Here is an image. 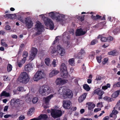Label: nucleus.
Returning a JSON list of instances; mask_svg holds the SVG:
<instances>
[{
	"instance_id": "f257e3e1",
	"label": "nucleus",
	"mask_w": 120,
	"mask_h": 120,
	"mask_svg": "<svg viewBox=\"0 0 120 120\" xmlns=\"http://www.w3.org/2000/svg\"><path fill=\"white\" fill-rule=\"evenodd\" d=\"M39 93L43 96H46L51 92L50 87L48 86H42L39 90Z\"/></svg>"
},
{
	"instance_id": "f03ea898",
	"label": "nucleus",
	"mask_w": 120,
	"mask_h": 120,
	"mask_svg": "<svg viewBox=\"0 0 120 120\" xmlns=\"http://www.w3.org/2000/svg\"><path fill=\"white\" fill-rule=\"evenodd\" d=\"M21 78L18 80L20 82L22 83H26L29 80V78L28 74L26 72H24L21 73Z\"/></svg>"
},
{
	"instance_id": "7ed1b4c3",
	"label": "nucleus",
	"mask_w": 120,
	"mask_h": 120,
	"mask_svg": "<svg viewBox=\"0 0 120 120\" xmlns=\"http://www.w3.org/2000/svg\"><path fill=\"white\" fill-rule=\"evenodd\" d=\"M60 69L61 71L62 72L61 74L63 75L62 77L67 78L68 77V74L67 67L64 63H62L61 64Z\"/></svg>"
},
{
	"instance_id": "20e7f679",
	"label": "nucleus",
	"mask_w": 120,
	"mask_h": 120,
	"mask_svg": "<svg viewBox=\"0 0 120 120\" xmlns=\"http://www.w3.org/2000/svg\"><path fill=\"white\" fill-rule=\"evenodd\" d=\"M34 29L37 31L36 34H41L42 32L44 30V27L43 25H41V23L39 22L36 24L35 26Z\"/></svg>"
},
{
	"instance_id": "39448f33",
	"label": "nucleus",
	"mask_w": 120,
	"mask_h": 120,
	"mask_svg": "<svg viewBox=\"0 0 120 120\" xmlns=\"http://www.w3.org/2000/svg\"><path fill=\"white\" fill-rule=\"evenodd\" d=\"M62 112L60 110L53 109L51 112L52 116L54 118L59 117L62 115Z\"/></svg>"
},
{
	"instance_id": "423d86ee",
	"label": "nucleus",
	"mask_w": 120,
	"mask_h": 120,
	"mask_svg": "<svg viewBox=\"0 0 120 120\" xmlns=\"http://www.w3.org/2000/svg\"><path fill=\"white\" fill-rule=\"evenodd\" d=\"M73 95L72 91L70 89H67L63 93L62 96L64 99L71 98Z\"/></svg>"
},
{
	"instance_id": "0eeeda50",
	"label": "nucleus",
	"mask_w": 120,
	"mask_h": 120,
	"mask_svg": "<svg viewBox=\"0 0 120 120\" xmlns=\"http://www.w3.org/2000/svg\"><path fill=\"white\" fill-rule=\"evenodd\" d=\"M44 20L45 24L46 26H49L50 30L53 29L54 26V24L51 19L47 17H45Z\"/></svg>"
},
{
	"instance_id": "6e6552de",
	"label": "nucleus",
	"mask_w": 120,
	"mask_h": 120,
	"mask_svg": "<svg viewBox=\"0 0 120 120\" xmlns=\"http://www.w3.org/2000/svg\"><path fill=\"white\" fill-rule=\"evenodd\" d=\"M43 74L41 71H37L33 78V79L35 81H37L43 78Z\"/></svg>"
},
{
	"instance_id": "1a4fd4ad",
	"label": "nucleus",
	"mask_w": 120,
	"mask_h": 120,
	"mask_svg": "<svg viewBox=\"0 0 120 120\" xmlns=\"http://www.w3.org/2000/svg\"><path fill=\"white\" fill-rule=\"evenodd\" d=\"M24 21L26 26L28 28H31L33 26V23L29 17L25 18L24 19Z\"/></svg>"
},
{
	"instance_id": "9d476101",
	"label": "nucleus",
	"mask_w": 120,
	"mask_h": 120,
	"mask_svg": "<svg viewBox=\"0 0 120 120\" xmlns=\"http://www.w3.org/2000/svg\"><path fill=\"white\" fill-rule=\"evenodd\" d=\"M38 52V50L36 48L33 47L31 49V53L29 58L30 60H32L34 58Z\"/></svg>"
},
{
	"instance_id": "9b49d317",
	"label": "nucleus",
	"mask_w": 120,
	"mask_h": 120,
	"mask_svg": "<svg viewBox=\"0 0 120 120\" xmlns=\"http://www.w3.org/2000/svg\"><path fill=\"white\" fill-rule=\"evenodd\" d=\"M71 102L70 100H64L63 103V106L64 109H69L71 108Z\"/></svg>"
},
{
	"instance_id": "f8f14e48",
	"label": "nucleus",
	"mask_w": 120,
	"mask_h": 120,
	"mask_svg": "<svg viewBox=\"0 0 120 120\" xmlns=\"http://www.w3.org/2000/svg\"><path fill=\"white\" fill-rule=\"evenodd\" d=\"M94 94H95L99 95L98 98L100 99L102 98V96L104 93L103 91L101 90H100L99 89H98L95 90L94 91Z\"/></svg>"
},
{
	"instance_id": "ddd939ff",
	"label": "nucleus",
	"mask_w": 120,
	"mask_h": 120,
	"mask_svg": "<svg viewBox=\"0 0 120 120\" xmlns=\"http://www.w3.org/2000/svg\"><path fill=\"white\" fill-rule=\"evenodd\" d=\"M57 49L58 53L61 56L64 55L65 53V50L61 46L59 45L57 46Z\"/></svg>"
},
{
	"instance_id": "4468645a",
	"label": "nucleus",
	"mask_w": 120,
	"mask_h": 120,
	"mask_svg": "<svg viewBox=\"0 0 120 120\" xmlns=\"http://www.w3.org/2000/svg\"><path fill=\"white\" fill-rule=\"evenodd\" d=\"M86 33L85 31H83L81 28L78 29L75 32V35L79 36L85 34Z\"/></svg>"
},
{
	"instance_id": "2eb2a0df",
	"label": "nucleus",
	"mask_w": 120,
	"mask_h": 120,
	"mask_svg": "<svg viewBox=\"0 0 120 120\" xmlns=\"http://www.w3.org/2000/svg\"><path fill=\"white\" fill-rule=\"evenodd\" d=\"M53 96V94H51L46 98L44 97L43 99L44 101L45 104L47 105H49L50 100Z\"/></svg>"
},
{
	"instance_id": "dca6fc26",
	"label": "nucleus",
	"mask_w": 120,
	"mask_h": 120,
	"mask_svg": "<svg viewBox=\"0 0 120 120\" xmlns=\"http://www.w3.org/2000/svg\"><path fill=\"white\" fill-rule=\"evenodd\" d=\"M33 68L32 64L30 63L25 65L24 68L25 71L29 72Z\"/></svg>"
},
{
	"instance_id": "f3484780",
	"label": "nucleus",
	"mask_w": 120,
	"mask_h": 120,
	"mask_svg": "<svg viewBox=\"0 0 120 120\" xmlns=\"http://www.w3.org/2000/svg\"><path fill=\"white\" fill-rule=\"evenodd\" d=\"M57 85H62L66 82L65 80L62 79L61 78H58L56 80Z\"/></svg>"
},
{
	"instance_id": "a211bd4d",
	"label": "nucleus",
	"mask_w": 120,
	"mask_h": 120,
	"mask_svg": "<svg viewBox=\"0 0 120 120\" xmlns=\"http://www.w3.org/2000/svg\"><path fill=\"white\" fill-rule=\"evenodd\" d=\"M59 71L55 69H54L49 74V76L50 77H52L53 76L56 75L59 73Z\"/></svg>"
},
{
	"instance_id": "6ab92c4d",
	"label": "nucleus",
	"mask_w": 120,
	"mask_h": 120,
	"mask_svg": "<svg viewBox=\"0 0 120 120\" xmlns=\"http://www.w3.org/2000/svg\"><path fill=\"white\" fill-rule=\"evenodd\" d=\"M64 18V17H63L62 16L60 15L56 14L55 19H56L57 22H61L63 21Z\"/></svg>"
},
{
	"instance_id": "aec40b11",
	"label": "nucleus",
	"mask_w": 120,
	"mask_h": 120,
	"mask_svg": "<svg viewBox=\"0 0 120 120\" xmlns=\"http://www.w3.org/2000/svg\"><path fill=\"white\" fill-rule=\"evenodd\" d=\"M48 118V116L45 114H41L38 116V118H36L38 120H41V119H43L44 120H46Z\"/></svg>"
},
{
	"instance_id": "412c9836",
	"label": "nucleus",
	"mask_w": 120,
	"mask_h": 120,
	"mask_svg": "<svg viewBox=\"0 0 120 120\" xmlns=\"http://www.w3.org/2000/svg\"><path fill=\"white\" fill-rule=\"evenodd\" d=\"M86 93H84L81 96L79 99V102L81 103L86 98Z\"/></svg>"
},
{
	"instance_id": "4be33fe9",
	"label": "nucleus",
	"mask_w": 120,
	"mask_h": 120,
	"mask_svg": "<svg viewBox=\"0 0 120 120\" xmlns=\"http://www.w3.org/2000/svg\"><path fill=\"white\" fill-rule=\"evenodd\" d=\"M120 91L117 90L115 92L113 93L111 97L114 98H116L120 94Z\"/></svg>"
},
{
	"instance_id": "5701e85b",
	"label": "nucleus",
	"mask_w": 120,
	"mask_h": 120,
	"mask_svg": "<svg viewBox=\"0 0 120 120\" xmlns=\"http://www.w3.org/2000/svg\"><path fill=\"white\" fill-rule=\"evenodd\" d=\"M26 60L22 59L21 60L18 61L17 62V65L19 67H21L22 65L25 63Z\"/></svg>"
},
{
	"instance_id": "b1692460",
	"label": "nucleus",
	"mask_w": 120,
	"mask_h": 120,
	"mask_svg": "<svg viewBox=\"0 0 120 120\" xmlns=\"http://www.w3.org/2000/svg\"><path fill=\"white\" fill-rule=\"evenodd\" d=\"M34 110V108L30 109L28 111L27 114L29 116H31L33 114Z\"/></svg>"
},
{
	"instance_id": "393cba45",
	"label": "nucleus",
	"mask_w": 120,
	"mask_h": 120,
	"mask_svg": "<svg viewBox=\"0 0 120 120\" xmlns=\"http://www.w3.org/2000/svg\"><path fill=\"white\" fill-rule=\"evenodd\" d=\"M10 95V94L6 92L5 91H3L1 94V96H4L7 97L9 96Z\"/></svg>"
},
{
	"instance_id": "a878e982",
	"label": "nucleus",
	"mask_w": 120,
	"mask_h": 120,
	"mask_svg": "<svg viewBox=\"0 0 120 120\" xmlns=\"http://www.w3.org/2000/svg\"><path fill=\"white\" fill-rule=\"evenodd\" d=\"M109 55L113 56H116L118 55V53L115 50H114L108 53Z\"/></svg>"
},
{
	"instance_id": "bb28decb",
	"label": "nucleus",
	"mask_w": 120,
	"mask_h": 120,
	"mask_svg": "<svg viewBox=\"0 0 120 120\" xmlns=\"http://www.w3.org/2000/svg\"><path fill=\"white\" fill-rule=\"evenodd\" d=\"M95 106V105L94 104L91 103H89L88 107V109L90 110H93Z\"/></svg>"
},
{
	"instance_id": "cd10ccee",
	"label": "nucleus",
	"mask_w": 120,
	"mask_h": 120,
	"mask_svg": "<svg viewBox=\"0 0 120 120\" xmlns=\"http://www.w3.org/2000/svg\"><path fill=\"white\" fill-rule=\"evenodd\" d=\"M83 88L87 91H89L90 89L89 86L86 84H84L83 85Z\"/></svg>"
},
{
	"instance_id": "c85d7f7f",
	"label": "nucleus",
	"mask_w": 120,
	"mask_h": 120,
	"mask_svg": "<svg viewBox=\"0 0 120 120\" xmlns=\"http://www.w3.org/2000/svg\"><path fill=\"white\" fill-rule=\"evenodd\" d=\"M49 15L52 19H54L56 18V14L53 12H52L49 13Z\"/></svg>"
},
{
	"instance_id": "c756f323",
	"label": "nucleus",
	"mask_w": 120,
	"mask_h": 120,
	"mask_svg": "<svg viewBox=\"0 0 120 120\" xmlns=\"http://www.w3.org/2000/svg\"><path fill=\"white\" fill-rule=\"evenodd\" d=\"M103 99L107 101L108 102H111L113 101L114 100L112 98H110L107 96H105L103 98Z\"/></svg>"
},
{
	"instance_id": "7c9ffc66",
	"label": "nucleus",
	"mask_w": 120,
	"mask_h": 120,
	"mask_svg": "<svg viewBox=\"0 0 120 120\" xmlns=\"http://www.w3.org/2000/svg\"><path fill=\"white\" fill-rule=\"evenodd\" d=\"M28 52L26 51H24L23 52V54L22 55L23 58L22 59L26 61V57L28 56Z\"/></svg>"
},
{
	"instance_id": "2f4dec72",
	"label": "nucleus",
	"mask_w": 120,
	"mask_h": 120,
	"mask_svg": "<svg viewBox=\"0 0 120 120\" xmlns=\"http://www.w3.org/2000/svg\"><path fill=\"white\" fill-rule=\"evenodd\" d=\"M69 63L70 65L73 66L74 64V58L70 59L69 60Z\"/></svg>"
},
{
	"instance_id": "473e14b6",
	"label": "nucleus",
	"mask_w": 120,
	"mask_h": 120,
	"mask_svg": "<svg viewBox=\"0 0 120 120\" xmlns=\"http://www.w3.org/2000/svg\"><path fill=\"white\" fill-rule=\"evenodd\" d=\"M120 32V30L118 28H117L115 29L113 31V33L115 35H116L118 33Z\"/></svg>"
},
{
	"instance_id": "72a5a7b5",
	"label": "nucleus",
	"mask_w": 120,
	"mask_h": 120,
	"mask_svg": "<svg viewBox=\"0 0 120 120\" xmlns=\"http://www.w3.org/2000/svg\"><path fill=\"white\" fill-rule=\"evenodd\" d=\"M45 64L48 66H49L50 64V60L49 58H46L45 60Z\"/></svg>"
},
{
	"instance_id": "f704fd0d",
	"label": "nucleus",
	"mask_w": 120,
	"mask_h": 120,
	"mask_svg": "<svg viewBox=\"0 0 120 120\" xmlns=\"http://www.w3.org/2000/svg\"><path fill=\"white\" fill-rule=\"evenodd\" d=\"M12 65L10 64H8L7 67V70L8 72H9L11 71L12 70Z\"/></svg>"
},
{
	"instance_id": "c9c22d12",
	"label": "nucleus",
	"mask_w": 120,
	"mask_h": 120,
	"mask_svg": "<svg viewBox=\"0 0 120 120\" xmlns=\"http://www.w3.org/2000/svg\"><path fill=\"white\" fill-rule=\"evenodd\" d=\"M85 16V15H84L79 16L78 17V18L82 22L84 20Z\"/></svg>"
},
{
	"instance_id": "e433bc0d",
	"label": "nucleus",
	"mask_w": 120,
	"mask_h": 120,
	"mask_svg": "<svg viewBox=\"0 0 120 120\" xmlns=\"http://www.w3.org/2000/svg\"><path fill=\"white\" fill-rule=\"evenodd\" d=\"M95 55V52H92L91 54L89 55V57L90 58L93 59L94 58V57Z\"/></svg>"
},
{
	"instance_id": "4c0bfd02",
	"label": "nucleus",
	"mask_w": 120,
	"mask_h": 120,
	"mask_svg": "<svg viewBox=\"0 0 120 120\" xmlns=\"http://www.w3.org/2000/svg\"><path fill=\"white\" fill-rule=\"evenodd\" d=\"M109 59L107 58H104L102 62V63L103 64L105 65L108 62V61Z\"/></svg>"
},
{
	"instance_id": "58836bf2",
	"label": "nucleus",
	"mask_w": 120,
	"mask_h": 120,
	"mask_svg": "<svg viewBox=\"0 0 120 120\" xmlns=\"http://www.w3.org/2000/svg\"><path fill=\"white\" fill-rule=\"evenodd\" d=\"M12 14H5L4 16V17L6 18H11Z\"/></svg>"
},
{
	"instance_id": "ea45409f",
	"label": "nucleus",
	"mask_w": 120,
	"mask_h": 120,
	"mask_svg": "<svg viewBox=\"0 0 120 120\" xmlns=\"http://www.w3.org/2000/svg\"><path fill=\"white\" fill-rule=\"evenodd\" d=\"M4 40L3 39H2L1 40V45L3 46H5V47H7L8 46V45L5 42H3L2 41Z\"/></svg>"
},
{
	"instance_id": "a19ab883",
	"label": "nucleus",
	"mask_w": 120,
	"mask_h": 120,
	"mask_svg": "<svg viewBox=\"0 0 120 120\" xmlns=\"http://www.w3.org/2000/svg\"><path fill=\"white\" fill-rule=\"evenodd\" d=\"M15 99L13 98L11 101L10 102L11 105H13L16 104V102H15Z\"/></svg>"
},
{
	"instance_id": "79ce46f5",
	"label": "nucleus",
	"mask_w": 120,
	"mask_h": 120,
	"mask_svg": "<svg viewBox=\"0 0 120 120\" xmlns=\"http://www.w3.org/2000/svg\"><path fill=\"white\" fill-rule=\"evenodd\" d=\"M3 80L4 81H9L10 79L8 78V76H7L4 75L3 76Z\"/></svg>"
},
{
	"instance_id": "37998d69",
	"label": "nucleus",
	"mask_w": 120,
	"mask_h": 120,
	"mask_svg": "<svg viewBox=\"0 0 120 120\" xmlns=\"http://www.w3.org/2000/svg\"><path fill=\"white\" fill-rule=\"evenodd\" d=\"M38 98L37 97H34L33 99V103H36L38 101Z\"/></svg>"
},
{
	"instance_id": "c03bdc74",
	"label": "nucleus",
	"mask_w": 120,
	"mask_h": 120,
	"mask_svg": "<svg viewBox=\"0 0 120 120\" xmlns=\"http://www.w3.org/2000/svg\"><path fill=\"white\" fill-rule=\"evenodd\" d=\"M101 40L102 41H107V38L104 37H102L101 38Z\"/></svg>"
},
{
	"instance_id": "a18cd8bd",
	"label": "nucleus",
	"mask_w": 120,
	"mask_h": 120,
	"mask_svg": "<svg viewBox=\"0 0 120 120\" xmlns=\"http://www.w3.org/2000/svg\"><path fill=\"white\" fill-rule=\"evenodd\" d=\"M101 57L100 56H97L96 59L97 61L99 63H100L101 62Z\"/></svg>"
},
{
	"instance_id": "49530a36",
	"label": "nucleus",
	"mask_w": 120,
	"mask_h": 120,
	"mask_svg": "<svg viewBox=\"0 0 120 120\" xmlns=\"http://www.w3.org/2000/svg\"><path fill=\"white\" fill-rule=\"evenodd\" d=\"M98 41L96 40H93L90 43V44L91 45H94L97 43Z\"/></svg>"
},
{
	"instance_id": "de8ad7c7",
	"label": "nucleus",
	"mask_w": 120,
	"mask_h": 120,
	"mask_svg": "<svg viewBox=\"0 0 120 120\" xmlns=\"http://www.w3.org/2000/svg\"><path fill=\"white\" fill-rule=\"evenodd\" d=\"M109 117H113V119L115 120L117 116L116 115L110 114L109 115Z\"/></svg>"
},
{
	"instance_id": "09e8293b",
	"label": "nucleus",
	"mask_w": 120,
	"mask_h": 120,
	"mask_svg": "<svg viewBox=\"0 0 120 120\" xmlns=\"http://www.w3.org/2000/svg\"><path fill=\"white\" fill-rule=\"evenodd\" d=\"M59 40V36H57L55 38V40L54 41L53 43V44H55L56 43L58 42Z\"/></svg>"
},
{
	"instance_id": "8fccbe9b",
	"label": "nucleus",
	"mask_w": 120,
	"mask_h": 120,
	"mask_svg": "<svg viewBox=\"0 0 120 120\" xmlns=\"http://www.w3.org/2000/svg\"><path fill=\"white\" fill-rule=\"evenodd\" d=\"M118 112L116 110H113L112 111L111 114L116 115Z\"/></svg>"
},
{
	"instance_id": "3c124183",
	"label": "nucleus",
	"mask_w": 120,
	"mask_h": 120,
	"mask_svg": "<svg viewBox=\"0 0 120 120\" xmlns=\"http://www.w3.org/2000/svg\"><path fill=\"white\" fill-rule=\"evenodd\" d=\"M63 35L64 36V35H67V36H65L67 38L68 40L70 38V37L69 35L67 33H64Z\"/></svg>"
},
{
	"instance_id": "603ef678",
	"label": "nucleus",
	"mask_w": 120,
	"mask_h": 120,
	"mask_svg": "<svg viewBox=\"0 0 120 120\" xmlns=\"http://www.w3.org/2000/svg\"><path fill=\"white\" fill-rule=\"evenodd\" d=\"M113 40V38L111 36H110L107 37V41H112Z\"/></svg>"
},
{
	"instance_id": "864d4df0",
	"label": "nucleus",
	"mask_w": 120,
	"mask_h": 120,
	"mask_svg": "<svg viewBox=\"0 0 120 120\" xmlns=\"http://www.w3.org/2000/svg\"><path fill=\"white\" fill-rule=\"evenodd\" d=\"M25 117L24 115H21L19 117V119L20 120H23L25 119Z\"/></svg>"
},
{
	"instance_id": "5fc2aeb1",
	"label": "nucleus",
	"mask_w": 120,
	"mask_h": 120,
	"mask_svg": "<svg viewBox=\"0 0 120 120\" xmlns=\"http://www.w3.org/2000/svg\"><path fill=\"white\" fill-rule=\"evenodd\" d=\"M24 44H22L21 45L20 47L19 52H21L22 51V49L24 47Z\"/></svg>"
},
{
	"instance_id": "6e6d98bb",
	"label": "nucleus",
	"mask_w": 120,
	"mask_h": 120,
	"mask_svg": "<svg viewBox=\"0 0 120 120\" xmlns=\"http://www.w3.org/2000/svg\"><path fill=\"white\" fill-rule=\"evenodd\" d=\"M18 90L19 91H22L23 90V88L22 87H19L18 88Z\"/></svg>"
},
{
	"instance_id": "4d7b16f0",
	"label": "nucleus",
	"mask_w": 120,
	"mask_h": 120,
	"mask_svg": "<svg viewBox=\"0 0 120 120\" xmlns=\"http://www.w3.org/2000/svg\"><path fill=\"white\" fill-rule=\"evenodd\" d=\"M56 60H53V62H52V65L54 67H55L56 66Z\"/></svg>"
},
{
	"instance_id": "13d9d810",
	"label": "nucleus",
	"mask_w": 120,
	"mask_h": 120,
	"mask_svg": "<svg viewBox=\"0 0 120 120\" xmlns=\"http://www.w3.org/2000/svg\"><path fill=\"white\" fill-rule=\"evenodd\" d=\"M101 110V109L100 108H95L94 110V112H96Z\"/></svg>"
},
{
	"instance_id": "bf43d9fd",
	"label": "nucleus",
	"mask_w": 120,
	"mask_h": 120,
	"mask_svg": "<svg viewBox=\"0 0 120 120\" xmlns=\"http://www.w3.org/2000/svg\"><path fill=\"white\" fill-rule=\"evenodd\" d=\"M5 29L6 30H9L11 29L9 25H7L5 27Z\"/></svg>"
},
{
	"instance_id": "052dcab7",
	"label": "nucleus",
	"mask_w": 120,
	"mask_h": 120,
	"mask_svg": "<svg viewBox=\"0 0 120 120\" xmlns=\"http://www.w3.org/2000/svg\"><path fill=\"white\" fill-rule=\"evenodd\" d=\"M56 51V50L55 48L54 47H53V49H52V50L51 52V53L52 54H53L55 53Z\"/></svg>"
},
{
	"instance_id": "680f3d73",
	"label": "nucleus",
	"mask_w": 120,
	"mask_h": 120,
	"mask_svg": "<svg viewBox=\"0 0 120 120\" xmlns=\"http://www.w3.org/2000/svg\"><path fill=\"white\" fill-rule=\"evenodd\" d=\"M96 20L98 19H100L101 18V16H100L99 15H96Z\"/></svg>"
},
{
	"instance_id": "e2e57ef3",
	"label": "nucleus",
	"mask_w": 120,
	"mask_h": 120,
	"mask_svg": "<svg viewBox=\"0 0 120 120\" xmlns=\"http://www.w3.org/2000/svg\"><path fill=\"white\" fill-rule=\"evenodd\" d=\"M101 77L100 76H98L96 77V80L97 81L100 80L101 79Z\"/></svg>"
},
{
	"instance_id": "0e129e2a",
	"label": "nucleus",
	"mask_w": 120,
	"mask_h": 120,
	"mask_svg": "<svg viewBox=\"0 0 120 120\" xmlns=\"http://www.w3.org/2000/svg\"><path fill=\"white\" fill-rule=\"evenodd\" d=\"M91 18L94 20H96V16L93 15H92L91 16Z\"/></svg>"
},
{
	"instance_id": "69168bd1",
	"label": "nucleus",
	"mask_w": 120,
	"mask_h": 120,
	"mask_svg": "<svg viewBox=\"0 0 120 120\" xmlns=\"http://www.w3.org/2000/svg\"><path fill=\"white\" fill-rule=\"evenodd\" d=\"M8 107V105L5 106L4 108V111L5 112L7 111Z\"/></svg>"
},
{
	"instance_id": "338daca9",
	"label": "nucleus",
	"mask_w": 120,
	"mask_h": 120,
	"mask_svg": "<svg viewBox=\"0 0 120 120\" xmlns=\"http://www.w3.org/2000/svg\"><path fill=\"white\" fill-rule=\"evenodd\" d=\"M109 117L108 116H106L104 118L103 120H109Z\"/></svg>"
},
{
	"instance_id": "774afa93",
	"label": "nucleus",
	"mask_w": 120,
	"mask_h": 120,
	"mask_svg": "<svg viewBox=\"0 0 120 120\" xmlns=\"http://www.w3.org/2000/svg\"><path fill=\"white\" fill-rule=\"evenodd\" d=\"M11 115H5L4 117L5 118H8L9 117H11Z\"/></svg>"
}]
</instances>
